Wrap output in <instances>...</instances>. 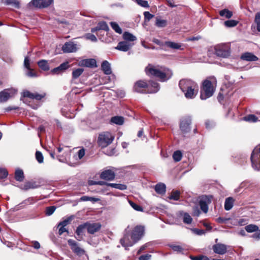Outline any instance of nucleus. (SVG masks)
<instances>
[{
  "label": "nucleus",
  "mask_w": 260,
  "mask_h": 260,
  "mask_svg": "<svg viewBox=\"0 0 260 260\" xmlns=\"http://www.w3.org/2000/svg\"><path fill=\"white\" fill-rule=\"evenodd\" d=\"M146 74L149 77H154L159 81L165 82L172 76L171 71L164 67L154 66L149 64L145 69Z\"/></svg>",
  "instance_id": "f257e3e1"
},
{
  "label": "nucleus",
  "mask_w": 260,
  "mask_h": 260,
  "mask_svg": "<svg viewBox=\"0 0 260 260\" xmlns=\"http://www.w3.org/2000/svg\"><path fill=\"white\" fill-rule=\"evenodd\" d=\"M159 88L158 83L151 80L148 82L144 80H138L135 82L133 87L135 92L144 94L156 93Z\"/></svg>",
  "instance_id": "f03ea898"
},
{
  "label": "nucleus",
  "mask_w": 260,
  "mask_h": 260,
  "mask_svg": "<svg viewBox=\"0 0 260 260\" xmlns=\"http://www.w3.org/2000/svg\"><path fill=\"white\" fill-rule=\"evenodd\" d=\"M115 137L109 132H103L99 134L97 144L102 148H106L110 145L114 140Z\"/></svg>",
  "instance_id": "7ed1b4c3"
},
{
  "label": "nucleus",
  "mask_w": 260,
  "mask_h": 260,
  "mask_svg": "<svg viewBox=\"0 0 260 260\" xmlns=\"http://www.w3.org/2000/svg\"><path fill=\"white\" fill-rule=\"evenodd\" d=\"M215 88L212 82L206 79L204 81L201 89L200 98L202 100H206L213 94Z\"/></svg>",
  "instance_id": "20e7f679"
},
{
  "label": "nucleus",
  "mask_w": 260,
  "mask_h": 260,
  "mask_svg": "<svg viewBox=\"0 0 260 260\" xmlns=\"http://www.w3.org/2000/svg\"><path fill=\"white\" fill-rule=\"evenodd\" d=\"M214 53L218 57L226 58L230 55V48L225 44H218L214 46Z\"/></svg>",
  "instance_id": "39448f33"
},
{
  "label": "nucleus",
  "mask_w": 260,
  "mask_h": 260,
  "mask_svg": "<svg viewBox=\"0 0 260 260\" xmlns=\"http://www.w3.org/2000/svg\"><path fill=\"white\" fill-rule=\"evenodd\" d=\"M250 159L253 168L257 171L260 170V144L252 151Z\"/></svg>",
  "instance_id": "423d86ee"
},
{
  "label": "nucleus",
  "mask_w": 260,
  "mask_h": 260,
  "mask_svg": "<svg viewBox=\"0 0 260 260\" xmlns=\"http://www.w3.org/2000/svg\"><path fill=\"white\" fill-rule=\"evenodd\" d=\"M191 124V118L190 116H186L183 117L180 121V129L183 136L188 133L191 130L190 125Z\"/></svg>",
  "instance_id": "0eeeda50"
},
{
  "label": "nucleus",
  "mask_w": 260,
  "mask_h": 260,
  "mask_svg": "<svg viewBox=\"0 0 260 260\" xmlns=\"http://www.w3.org/2000/svg\"><path fill=\"white\" fill-rule=\"evenodd\" d=\"M212 196L203 195L200 197L199 205L201 210L205 213L208 211V205L211 203Z\"/></svg>",
  "instance_id": "6e6552de"
},
{
  "label": "nucleus",
  "mask_w": 260,
  "mask_h": 260,
  "mask_svg": "<svg viewBox=\"0 0 260 260\" xmlns=\"http://www.w3.org/2000/svg\"><path fill=\"white\" fill-rule=\"evenodd\" d=\"M145 228L142 225H137L133 230L131 233V239L134 242H138L144 235Z\"/></svg>",
  "instance_id": "1a4fd4ad"
},
{
  "label": "nucleus",
  "mask_w": 260,
  "mask_h": 260,
  "mask_svg": "<svg viewBox=\"0 0 260 260\" xmlns=\"http://www.w3.org/2000/svg\"><path fill=\"white\" fill-rule=\"evenodd\" d=\"M53 2V0H31L29 6L39 9L45 8L49 7Z\"/></svg>",
  "instance_id": "9d476101"
},
{
  "label": "nucleus",
  "mask_w": 260,
  "mask_h": 260,
  "mask_svg": "<svg viewBox=\"0 0 260 260\" xmlns=\"http://www.w3.org/2000/svg\"><path fill=\"white\" fill-rule=\"evenodd\" d=\"M129 226L125 230V234L122 238L120 240L121 245L125 248L126 250L128 249V247L132 246L136 242L129 238V231L128 230Z\"/></svg>",
  "instance_id": "9b49d317"
},
{
  "label": "nucleus",
  "mask_w": 260,
  "mask_h": 260,
  "mask_svg": "<svg viewBox=\"0 0 260 260\" xmlns=\"http://www.w3.org/2000/svg\"><path fill=\"white\" fill-rule=\"evenodd\" d=\"M68 243L72 251L78 256H81L85 253V251L79 246L78 243L74 240L69 239Z\"/></svg>",
  "instance_id": "f8f14e48"
},
{
  "label": "nucleus",
  "mask_w": 260,
  "mask_h": 260,
  "mask_svg": "<svg viewBox=\"0 0 260 260\" xmlns=\"http://www.w3.org/2000/svg\"><path fill=\"white\" fill-rule=\"evenodd\" d=\"M198 90L199 86L197 84L189 87V88L186 89V91L182 92L184 93V95L187 99H193L197 95Z\"/></svg>",
  "instance_id": "ddd939ff"
},
{
  "label": "nucleus",
  "mask_w": 260,
  "mask_h": 260,
  "mask_svg": "<svg viewBox=\"0 0 260 260\" xmlns=\"http://www.w3.org/2000/svg\"><path fill=\"white\" fill-rule=\"evenodd\" d=\"M228 247L229 246L219 243L214 244L212 247V249L215 253L223 255L227 252Z\"/></svg>",
  "instance_id": "4468645a"
},
{
  "label": "nucleus",
  "mask_w": 260,
  "mask_h": 260,
  "mask_svg": "<svg viewBox=\"0 0 260 260\" xmlns=\"http://www.w3.org/2000/svg\"><path fill=\"white\" fill-rule=\"evenodd\" d=\"M194 81L188 79H183L180 80L179 86L182 91L186 90L187 88L197 84Z\"/></svg>",
  "instance_id": "2eb2a0df"
},
{
  "label": "nucleus",
  "mask_w": 260,
  "mask_h": 260,
  "mask_svg": "<svg viewBox=\"0 0 260 260\" xmlns=\"http://www.w3.org/2000/svg\"><path fill=\"white\" fill-rule=\"evenodd\" d=\"M87 231L90 234H94L99 232L102 227V225L99 222L90 223L86 222Z\"/></svg>",
  "instance_id": "dca6fc26"
},
{
  "label": "nucleus",
  "mask_w": 260,
  "mask_h": 260,
  "mask_svg": "<svg viewBox=\"0 0 260 260\" xmlns=\"http://www.w3.org/2000/svg\"><path fill=\"white\" fill-rule=\"evenodd\" d=\"M17 92L15 89H5L0 92V101L1 102H5L12 96Z\"/></svg>",
  "instance_id": "f3484780"
},
{
  "label": "nucleus",
  "mask_w": 260,
  "mask_h": 260,
  "mask_svg": "<svg viewBox=\"0 0 260 260\" xmlns=\"http://www.w3.org/2000/svg\"><path fill=\"white\" fill-rule=\"evenodd\" d=\"M100 177L101 179L107 181H112L115 177V173L112 170H106L101 173Z\"/></svg>",
  "instance_id": "a211bd4d"
},
{
  "label": "nucleus",
  "mask_w": 260,
  "mask_h": 260,
  "mask_svg": "<svg viewBox=\"0 0 260 260\" xmlns=\"http://www.w3.org/2000/svg\"><path fill=\"white\" fill-rule=\"evenodd\" d=\"M134 43L127 41H121L118 43L115 49L121 51L126 52L129 50L133 46Z\"/></svg>",
  "instance_id": "6ab92c4d"
},
{
  "label": "nucleus",
  "mask_w": 260,
  "mask_h": 260,
  "mask_svg": "<svg viewBox=\"0 0 260 260\" xmlns=\"http://www.w3.org/2000/svg\"><path fill=\"white\" fill-rule=\"evenodd\" d=\"M45 94H41L38 93H31L28 90L23 91V96L25 98H28L31 99H35L38 101L41 100L45 96Z\"/></svg>",
  "instance_id": "aec40b11"
},
{
  "label": "nucleus",
  "mask_w": 260,
  "mask_h": 260,
  "mask_svg": "<svg viewBox=\"0 0 260 260\" xmlns=\"http://www.w3.org/2000/svg\"><path fill=\"white\" fill-rule=\"evenodd\" d=\"M81 66L88 68H95L96 66V61L94 59L90 58L81 60L80 63Z\"/></svg>",
  "instance_id": "412c9836"
},
{
  "label": "nucleus",
  "mask_w": 260,
  "mask_h": 260,
  "mask_svg": "<svg viewBox=\"0 0 260 260\" xmlns=\"http://www.w3.org/2000/svg\"><path fill=\"white\" fill-rule=\"evenodd\" d=\"M100 30H105L106 31L109 30V26L105 21H102L99 22L96 27L91 28V31L92 32H95Z\"/></svg>",
  "instance_id": "4be33fe9"
},
{
  "label": "nucleus",
  "mask_w": 260,
  "mask_h": 260,
  "mask_svg": "<svg viewBox=\"0 0 260 260\" xmlns=\"http://www.w3.org/2000/svg\"><path fill=\"white\" fill-rule=\"evenodd\" d=\"M241 59L249 61H257L258 59L257 56L250 52H245L242 54L241 56Z\"/></svg>",
  "instance_id": "5701e85b"
},
{
  "label": "nucleus",
  "mask_w": 260,
  "mask_h": 260,
  "mask_svg": "<svg viewBox=\"0 0 260 260\" xmlns=\"http://www.w3.org/2000/svg\"><path fill=\"white\" fill-rule=\"evenodd\" d=\"M78 50V45L73 42L66 43V52H75Z\"/></svg>",
  "instance_id": "b1692460"
},
{
  "label": "nucleus",
  "mask_w": 260,
  "mask_h": 260,
  "mask_svg": "<svg viewBox=\"0 0 260 260\" xmlns=\"http://www.w3.org/2000/svg\"><path fill=\"white\" fill-rule=\"evenodd\" d=\"M102 69L104 73L106 75H110L112 73L110 64L107 60L104 61L102 63Z\"/></svg>",
  "instance_id": "393cba45"
},
{
  "label": "nucleus",
  "mask_w": 260,
  "mask_h": 260,
  "mask_svg": "<svg viewBox=\"0 0 260 260\" xmlns=\"http://www.w3.org/2000/svg\"><path fill=\"white\" fill-rule=\"evenodd\" d=\"M122 37L123 39L124 40V41H127L131 43L137 40L136 37L134 36L132 34L127 31H125L123 33Z\"/></svg>",
  "instance_id": "a878e982"
},
{
  "label": "nucleus",
  "mask_w": 260,
  "mask_h": 260,
  "mask_svg": "<svg viewBox=\"0 0 260 260\" xmlns=\"http://www.w3.org/2000/svg\"><path fill=\"white\" fill-rule=\"evenodd\" d=\"M234 199L232 197H229L225 199L224 203V209L225 210L229 211L233 207Z\"/></svg>",
  "instance_id": "bb28decb"
},
{
  "label": "nucleus",
  "mask_w": 260,
  "mask_h": 260,
  "mask_svg": "<svg viewBox=\"0 0 260 260\" xmlns=\"http://www.w3.org/2000/svg\"><path fill=\"white\" fill-rule=\"evenodd\" d=\"M166 185L164 183L157 184L155 186V191L159 194H164L166 192Z\"/></svg>",
  "instance_id": "cd10ccee"
},
{
  "label": "nucleus",
  "mask_w": 260,
  "mask_h": 260,
  "mask_svg": "<svg viewBox=\"0 0 260 260\" xmlns=\"http://www.w3.org/2000/svg\"><path fill=\"white\" fill-rule=\"evenodd\" d=\"M38 64L40 68L45 71H47L49 70V64L48 61L46 60H41L38 62Z\"/></svg>",
  "instance_id": "c85d7f7f"
},
{
  "label": "nucleus",
  "mask_w": 260,
  "mask_h": 260,
  "mask_svg": "<svg viewBox=\"0 0 260 260\" xmlns=\"http://www.w3.org/2000/svg\"><path fill=\"white\" fill-rule=\"evenodd\" d=\"M111 123H115L117 125H122L124 122V118L122 116H114L112 117L110 120Z\"/></svg>",
  "instance_id": "c756f323"
},
{
  "label": "nucleus",
  "mask_w": 260,
  "mask_h": 260,
  "mask_svg": "<svg viewBox=\"0 0 260 260\" xmlns=\"http://www.w3.org/2000/svg\"><path fill=\"white\" fill-rule=\"evenodd\" d=\"M165 44L167 47L173 49H180L181 47L180 44L171 41H166L165 42Z\"/></svg>",
  "instance_id": "7c9ffc66"
},
{
  "label": "nucleus",
  "mask_w": 260,
  "mask_h": 260,
  "mask_svg": "<svg viewBox=\"0 0 260 260\" xmlns=\"http://www.w3.org/2000/svg\"><path fill=\"white\" fill-rule=\"evenodd\" d=\"M65 70V62H62L59 67L55 68L51 70L53 74H58Z\"/></svg>",
  "instance_id": "2f4dec72"
},
{
  "label": "nucleus",
  "mask_w": 260,
  "mask_h": 260,
  "mask_svg": "<svg viewBox=\"0 0 260 260\" xmlns=\"http://www.w3.org/2000/svg\"><path fill=\"white\" fill-rule=\"evenodd\" d=\"M85 230H87L86 222L79 225L76 230V233L78 236H82Z\"/></svg>",
  "instance_id": "473e14b6"
},
{
  "label": "nucleus",
  "mask_w": 260,
  "mask_h": 260,
  "mask_svg": "<svg viewBox=\"0 0 260 260\" xmlns=\"http://www.w3.org/2000/svg\"><path fill=\"white\" fill-rule=\"evenodd\" d=\"M219 15L222 17H225V18L229 19L232 17L233 13L228 9H224L219 12Z\"/></svg>",
  "instance_id": "72a5a7b5"
},
{
  "label": "nucleus",
  "mask_w": 260,
  "mask_h": 260,
  "mask_svg": "<svg viewBox=\"0 0 260 260\" xmlns=\"http://www.w3.org/2000/svg\"><path fill=\"white\" fill-rule=\"evenodd\" d=\"M107 186H111L113 188H117L121 190H124L127 188L126 185L123 184L109 183L107 184Z\"/></svg>",
  "instance_id": "f704fd0d"
},
{
  "label": "nucleus",
  "mask_w": 260,
  "mask_h": 260,
  "mask_svg": "<svg viewBox=\"0 0 260 260\" xmlns=\"http://www.w3.org/2000/svg\"><path fill=\"white\" fill-rule=\"evenodd\" d=\"M15 178L18 181H22L24 178V174L23 171L19 169L16 170L15 173Z\"/></svg>",
  "instance_id": "c9c22d12"
},
{
  "label": "nucleus",
  "mask_w": 260,
  "mask_h": 260,
  "mask_svg": "<svg viewBox=\"0 0 260 260\" xmlns=\"http://www.w3.org/2000/svg\"><path fill=\"white\" fill-rule=\"evenodd\" d=\"M258 229H259L258 226L254 224H250L247 225L245 227V230L248 233L254 232L256 231H257Z\"/></svg>",
  "instance_id": "e433bc0d"
},
{
  "label": "nucleus",
  "mask_w": 260,
  "mask_h": 260,
  "mask_svg": "<svg viewBox=\"0 0 260 260\" xmlns=\"http://www.w3.org/2000/svg\"><path fill=\"white\" fill-rule=\"evenodd\" d=\"M57 229H58V234L59 235H61L65 232V219L59 223Z\"/></svg>",
  "instance_id": "4c0bfd02"
},
{
  "label": "nucleus",
  "mask_w": 260,
  "mask_h": 260,
  "mask_svg": "<svg viewBox=\"0 0 260 260\" xmlns=\"http://www.w3.org/2000/svg\"><path fill=\"white\" fill-rule=\"evenodd\" d=\"M80 201H91L93 203L96 202L100 201V199L99 198H96L95 197H88V196H82L80 199Z\"/></svg>",
  "instance_id": "58836bf2"
},
{
  "label": "nucleus",
  "mask_w": 260,
  "mask_h": 260,
  "mask_svg": "<svg viewBox=\"0 0 260 260\" xmlns=\"http://www.w3.org/2000/svg\"><path fill=\"white\" fill-rule=\"evenodd\" d=\"M244 120L250 122H255L258 121V118L253 114H249L243 118Z\"/></svg>",
  "instance_id": "ea45409f"
},
{
  "label": "nucleus",
  "mask_w": 260,
  "mask_h": 260,
  "mask_svg": "<svg viewBox=\"0 0 260 260\" xmlns=\"http://www.w3.org/2000/svg\"><path fill=\"white\" fill-rule=\"evenodd\" d=\"M167 21L166 20L160 19L158 17L156 18L155 25L158 27H164L167 25Z\"/></svg>",
  "instance_id": "a19ab883"
},
{
  "label": "nucleus",
  "mask_w": 260,
  "mask_h": 260,
  "mask_svg": "<svg viewBox=\"0 0 260 260\" xmlns=\"http://www.w3.org/2000/svg\"><path fill=\"white\" fill-rule=\"evenodd\" d=\"M110 25L111 26V27L112 28V29L113 30H114V31L119 34H122V29H121V28L119 27V25L115 22H111L110 23Z\"/></svg>",
  "instance_id": "79ce46f5"
},
{
  "label": "nucleus",
  "mask_w": 260,
  "mask_h": 260,
  "mask_svg": "<svg viewBox=\"0 0 260 260\" xmlns=\"http://www.w3.org/2000/svg\"><path fill=\"white\" fill-rule=\"evenodd\" d=\"M180 192L178 190H173L171 192V194L169 197L170 199L178 201L179 200Z\"/></svg>",
  "instance_id": "37998d69"
},
{
  "label": "nucleus",
  "mask_w": 260,
  "mask_h": 260,
  "mask_svg": "<svg viewBox=\"0 0 260 260\" xmlns=\"http://www.w3.org/2000/svg\"><path fill=\"white\" fill-rule=\"evenodd\" d=\"M182 157V154L180 151H176L173 154V158L175 161L178 162L181 160Z\"/></svg>",
  "instance_id": "c03bdc74"
},
{
  "label": "nucleus",
  "mask_w": 260,
  "mask_h": 260,
  "mask_svg": "<svg viewBox=\"0 0 260 260\" xmlns=\"http://www.w3.org/2000/svg\"><path fill=\"white\" fill-rule=\"evenodd\" d=\"M238 21L235 20H229L224 21V24L227 27H232L236 26Z\"/></svg>",
  "instance_id": "a18cd8bd"
},
{
  "label": "nucleus",
  "mask_w": 260,
  "mask_h": 260,
  "mask_svg": "<svg viewBox=\"0 0 260 260\" xmlns=\"http://www.w3.org/2000/svg\"><path fill=\"white\" fill-rule=\"evenodd\" d=\"M56 208V207L55 206L47 207L46 208L45 211L46 215H47V216L51 215L55 211Z\"/></svg>",
  "instance_id": "49530a36"
},
{
  "label": "nucleus",
  "mask_w": 260,
  "mask_h": 260,
  "mask_svg": "<svg viewBox=\"0 0 260 260\" xmlns=\"http://www.w3.org/2000/svg\"><path fill=\"white\" fill-rule=\"evenodd\" d=\"M84 70L82 68L77 69L72 72L73 78L74 79L78 78L83 72Z\"/></svg>",
  "instance_id": "de8ad7c7"
},
{
  "label": "nucleus",
  "mask_w": 260,
  "mask_h": 260,
  "mask_svg": "<svg viewBox=\"0 0 260 260\" xmlns=\"http://www.w3.org/2000/svg\"><path fill=\"white\" fill-rule=\"evenodd\" d=\"M170 247L172 249V250L177 253H182L184 250V248L180 245L171 244L170 245Z\"/></svg>",
  "instance_id": "09e8293b"
},
{
  "label": "nucleus",
  "mask_w": 260,
  "mask_h": 260,
  "mask_svg": "<svg viewBox=\"0 0 260 260\" xmlns=\"http://www.w3.org/2000/svg\"><path fill=\"white\" fill-rule=\"evenodd\" d=\"M35 156L37 160L40 164H42L44 161V157L42 153L39 151H37L35 153Z\"/></svg>",
  "instance_id": "8fccbe9b"
},
{
  "label": "nucleus",
  "mask_w": 260,
  "mask_h": 260,
  "mask_svg": "<svg viewBox=\"0 0 260 260\" xmlns=\"http://www.w3.org/2000/svg\"><path fill=\"white\" fill-rule=\"evenodd\" d=\"M128 202L130 205L132 206V207L135 210L141 212L143 211V208L141 206L137 205V204L134 203L132 201H129Z\"/></svg>",
  "instance_id": "3c124183"
},
{
  "label": "nucleus",
  "mask_w": 260,
  "mask_h": 260,
  "mask_svg": "<svg viewBox=\"0 0 260 260\" xmlns=\"http://www.w3.org/2000/svg\"><path fill=\"white\" fill-rule=\"evenodd\" d=\"M192 221V219L191 216L187 213L184 214L183 221L184 223L186 224H190Z\"/></svg>",
  "instance_id": "603ef678"
},
{
  "label": "nucleus",
  "mask_w": 260,
  "mask_h": 260,
  "mask_svg": "<svg viewBox=\"0 0 260 260\" xmlns=\"http://www.w3.org/2000/svg\"><path fill=\"white\" fill-rule=\"evenodd\" d=\"M6 4L7 5H10L14 6L15 8H19L20 3L17 0H6Z\"/></svg>",
  "instance_id": "864d4df0"
},
{
  "label": "nucleus",
  "mask_w": 260,
  "mask_h": 260,
  "mask_svg": "<svg viewBox=\"0 0 260 260\" xmlns=\"http://www.w3.org/2000/svg\"><path fill=\"white\" fill-rule=\"evenodd\" d=\"M254 21L257 25V30L260 32V12L256 13Z\"/></svg>",
  "instance_id": "5fc2aeb1"
},
{
  "label": "nucleus",
  "mask_w": 260,
  "mask_h": 260,
  "mask_svg": "<svg viewBox=\"0 0 260 260\" xmlns=\"http://www.w3.org/2000/svg\"><path fill=\"white\" fill-rule=\"evenodd\" d=\"M109 183H107L106 182L103 181H95L93 180H91L89 181V184L90 185H107V184Z\"/></svg>",
  "instance_id": "6e6d98bb"
},
{
  "label": "nucleus",
  "mask_w": 260,
  "mask_h": 260,
  "mask_svg": "<svg viewBox=\"0 0 260 260\" xmlns=\"http://www.w3.org/2000/svg\"><path fill=\"white\" fill-rule=\"evenodd\" d=\"M189 257L191 260H209V258L207 256L202 255L196 256L190 255Z\"/></svg>",
  "instance_id": "4d7b16f0"
},
{
  "label": "nucleus",
  "mask_w": 260,
  "mask_h": 260,
  "mask_svg": "<svg viewBox=\"0 0 260 260\" xmlns=\"http://www.w3.org/2000/svg\"><path fill=\"white\" fill-rule=\"evenodd\" d=\"M135 1L140 6L144 8H148L149 5L148 2L145 0H135Z\"/></svg>",
  "instance_id": "13d9d810"
},
{
  "label": "nucleus",
  "mask_w": 260,
  "mask_h": 260,
  "mask_svg": "<svg viewBox=\"0 0 260 260\" xmlns=\"http://www.w3.org/2000/svg\"><path fill=\"white\" fill-rule=\"evenodd\" d=\"M8 173L7 171L4 169H0V179H4L7 177Z\"/></svg>",
  "instance_id": "bf43d9fd"
},
{
  "label": "nucleus",
  "mask_w": 260,
  "mask_h": 260,
  "mask_svg": "<svg viewBox=\"0 0 260 260\" xmlns=\"http://www.w3.org/2000/svg\"><path fill=\"white\" fill-rule=\"evenodd\" d=\"M28 71L26 73L27 76L30 77H37V74L36 72L34 71L33 70L31 69H27Z\"/></svg>",
  "instance_id": "052dcab7"
},
{
  "label": "nucleus",
  "mask_w": 260,
  "mask_h": 260,
  "mask_svg": "<svg viewBox=\"0 0 260 260\" xmlns=\"http://www.w3.org/2000/svg\"><path fill=\"white\" fill-rule=\"evenodd\" d=\"M255 232L254 234L251 236V237L257 240H260V230L258 229Z\"/></svg>",
  "instance_id": "680f3d73"
},
{
  "label": "nucleus",
  "mask_w": 260,
  "mask_h": 260,
  "mask_svg": "<svg viewBox=\"0 0 260 260\" xmlns=\"http://www.w3.org/2000/svg\"><path fill=\"white\" fill-rule=\"evenodd\" d=\"M144 16L145 20H147V21H149L151 19H152L154 17V15L150 14L149 12H145L144 13Z\"/></svg>",
  "instance_id": "e2e57ef3"
},
{
  "label": "nucleus",
  "mask_w": 260,
  "mask_h": 260,
  "mask_svg": "<svg viewBox=\"0 0 260 260\" xmlns=\"http://www.w3.org/2000/svg\"><path fill=\"white\" fill-rule=\"evenodd\" d=\"M201 214L198 207L195 206L193 208V215L195 216H199Z\"/></svg>",
  "instance_id": "0e129e2a"
},
{
  "label": "nucleus",
  "mask_w": 260,
  "mask_h": 260,
  "mask_svg": "<svg viewBox=\"0 0 260 260\" xmlns=\"http://www.w3.org/2000/svg\"><path fill=\"white\" fill-rule=\"evenodd\" d=\"M86 38L87 39L90 40L93 42H96L97 41V39H96V37L94 35L91 34H87L86 35Z\"/></svg>",
  "instance_id": "69168bd1"
},
{
  "label": "nucleus",
  "mask_w": 260,
  "mask_h": 260,
  "mask_svg": "<svg viewBox=\"0 0 260 260\" xmlns=\"http://www.w3.org/2000/svg\"><path fill=\"white\" fill-rule=\"evenodd\" d=\"M247 223H248L247 219H245V218H241L238 221V225L240 226L245 225L247 224Z\"/></svg>",
  "instance_id": "338daca9"
},
{
  "label": "nucleus",
  "mask_w": 260,
  "mask_h": 260,
  "mask_svg": "<svg viewBox=\"0 0 260 260\" xmlns=\"http://www.w3.org/2000/svg\"><path fill=\"white\" fill-rule=\"evenodd\" d=\"M151 256V255L149 254L142 255L139 257V260H149L150 259Z\"/></svg>",
  "instance_id": "774afa93"
}]
</instances>
